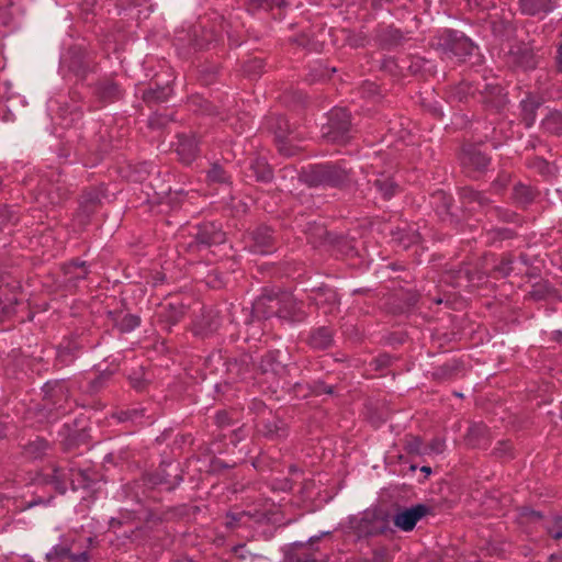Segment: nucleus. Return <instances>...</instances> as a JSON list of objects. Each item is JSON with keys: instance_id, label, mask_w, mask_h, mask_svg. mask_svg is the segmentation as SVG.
Masks as SVG:
<instances>
[{"instance_id": "nucleus-6", "label": "nucleus", "mask_w": 562, "mask_h": 562, "mask_svg": "<svg viewBox=\"0 0 562 562\" xmlns=\"http://www.w3.org/2000/svg\"><path fill=\"white\" fill-rule=\"evenodd\" d=\"M271 308V312L267 313L265 317H270L271 315H277L281 319L289 321L291 323H301L304 322L307 317V314L302 308V303L297 302L290 294H282L276 299H268Z\"/></svg>"}, {"instance_id": "nucleus-42", "label": "nucleus", "mask_w": 562, "mask_h": 562, "mask_svg": "<svg viewBox=\"0 0 562 562\" xmlns=\"http://www.w3.org/2000/svg\"><path fill=\"white\" fill-rule=\"evenodd\" d=\"M82 116L81 108L77 104L68 105L65 104L58 110V117L60 119L59 124L65 127H71Z\"/></svg>"}, {"instance_id": "nucleus-13", "label": "nucleus", "mask_w": 562, "mask_h": 562, "mask_svg": "<svg viewBox=\"0 0 562 562\" xmlns=\"http://www.w3.org/2000/svg\"><path fill=\"white\" fill-rule=\"evenodd\" d=\"M69 195L70 191L64 183H50L47 180L42 179L38 184L36 200L44 205H58L66 201Z\"/></svg>"}, {"instance_id": "nucleus-5", "label": "nucleus", "mask_w": 562, "mask_h": 562, "mask_svg": "<svg viewBox=\"0 0 562 562\" xmlns=\"http://www.w3.org/2000/svg\"><path fill=\"white\" fill-rule=\"evenodd\" d=\"M97 127L92 134L80 135L77 151L80 155H89L88 161L86 162L95 165L103 156L110 150L111 144L106 138V130H103L100 125L94 124Z\"/></svg>"}, {"instance_id": "nucleus-55", "label": "nucleus", "mask_w": 562, "mask_h": 562, "mask_svg": "<svg viewBox=\"0 0 562 562\" xmlns=\"http://www.w3.org/2000/svg\"><path fill=\"white\" fill-rule=\"evenodd\" d=\"M144 375L142 368L128 374L130 384L137 392H143L147 387L148 381Z\"/></svg>"}, {"instance_id": "nucleus-49", "label": "nucleus", "mask_w": 562, "mask_h": 562, "mask_svg": "<svg viewBox=\"0 0 562 562\" xmlns=\"http://www.w3.org/2000/svg\"><path fill=\"white\" fill-rule=\"evenodd\" d=\"M285 5H288L286 0H247V9L251 12L257 10L270 11L274 8H284Z\"/></svg>"}, {"instance_id": "nucleus-30", "label": "nucleus", "mask_w": 562, "mask_h": 562, "mask_svg": "<svg viewBox=\"0 0 562 562\" xmlns=\"http://www.w3.org/2000/svg\"><path fill=\"white\" fill-rule=\"evenodd\" d=\"M227 372L235 378L245 379L254 370L252 357L248 353H241L236 358L226 361Z\"/></svg>"}, {"instance_id": "nucleus-12", "label": "nucleus", "mask_w": 562, "mask_h": 562, "mask_svg": "<svg viewBox=\"0 0 562 562\" xmlns=\"http://www.w3.org/2000/svg\"><path fill=\"white\" fill-rule=\"evenodd\" d=\"M91 94L95 102L101 105L116 102L123 98L124 91L112 78L104 77L90 86Z\"/></svg>"}, {"instance_id": "nucleus-15", "label": "nucleus", "mask_w": 562, "mask_h": 562, "mask_svg": "<svg viewBox=\"0 0 562 562\" xmlns=\"http://www.w3.org/2000/svg\"><path fill=\"white\" fill-rule=\"evenodd\" d=\"M249 250L254 254L268 255L276 249L273 231L268 226H259L250 234Z\"/></svg>"}, {"instance_id": "nucleus-37", "label": "nucleus", "mask_w": 562, "mask_h": 562, "mask_svg": "<svg viewBox=\"0 0 562 562\" xmlns=\"http://www.w3.org/2000/svg\"><path fill=\"white\" fill-rule=\"evenodd\" d=\"M372 184L381 194V196L385 200H390L391 198H393L400 189L398 184L392 177L385 176L383 173L379 175L372 181Z\"/></svg>"}, {"instance_id": "nucleus-9", "label": "nucleus", "mask_w": 562, "mask_h": 562, "mask_svg": "<svg viewBox=\"0 0 562 562\" xmlns=\"http://www.w3.org/2000/svg\"><path fill=\"white\" fill-rule=\"evenodd\" d=\"M220 23L218 26L214 23L212 25H200V31L194 30V38L192 40V45L196 49L209 48L211 45H216L217 43L223 41L224 33L227 35L228 40L232 41L231 34V24L223 18H218Z\"/></svg>"}, {"instance_id": "nucleus-64", "label": "nucleus", "mask_w": 562, "mask_h": 562, "mask_svg": "<svg viewBox=\"0 0 562 562\" xmlns=\"http://www.w3.org/2000/svg\"><path fill=\"white\" fill-rule=\"evenodd\" d=\"M311 392L314 395H322V394H333L334 389L330 385H327L323 381H317L311 386Z\"/></svg>"}, {"instance_id": "nucleus-26", "label": "nucleus", "mask_w": 562, "mask_h": 562, "mask_svg": "<svg viewBox=\"0 0 562 562\" xmlns=\"http://www.w3.org/2000/svg\"><path fill=\"white\" fill-rule=\"evenodd\" d=\"M542 98L533 93H527L526 97L519 102L520 120L527 128L535 124L537 119V111L542 105Z\"/></svg>"}, {"instance_id": "nucleus-34", "label": "nucleus", "mask_w": 562, "mask_h": 562, "mask_svg": "<svg viewBox=\"0 0 562 562\" xmlns=\"http://www.w3.org/2000/svg\"><path fill=\"white\" fill-rule=\"evenodd\" d=\"M184 316V306L182 304L168 303L161 306L158 313V321L164 324V328L170 329L177 325Z\"/></svg>"}, {"instance_id": "nucleus-24", "label": "nucleus", "mask_w": 562, "mask_h": 562, "mask_svg": "<svg viewBox=\"0 0 562 562\" xmlns=\"http://www.w3.org/2000/svg\"><path fill=\"white\" fill-rule=\"evenodd\" d=\"M510 61L524 70H532L538 66V57L533 49L527 45L514 46L510 52Z\"/></svg>"}, {"instance_id": "nucleus-39", "label": "nucleus", "mask_w": 562, "mask_h": 562, "mask_svg": "<svg viewBox=\"0 0 562 562\" xmlns=\"http://www.w3.org/2000/svg\"><path fill=\"white\" fill-rule=\"evenodd\" d=\"M206 182L209 184H221L231 186L232 176L228 171L218 162H213L206 171Z\"/></svg>"}, {"instance_id": "nucleus-7", "label": "nucleus", "mask_w": 562, "mask_h": 562, "mask_svg": "<svg viewBox=\"0 0 562 562\" xmlns=\"http://www.w3.org/2000/svg\"><path fill=\"white\" fill-rule=\"evenodd\" d=\"M353 528L360 537L383 535L389 530L387 514L378 508L367 509L356 520Z\"/></svg>"}, {"instance_id": "nucleus-62", "label": "nucleus", "mask_w": 562, "mask_h": 562, "mask_svg": "<svg viewBox=\"0 0 562 562\" xmlns=\"http://www.w3.org/2000/svg\"><path fill=\"white\" fill-rule=\"evenodd\" d=\"M78 348L74 342H68L67 346L60 347V349L58 351V357L63 361H67V360L71 361L75 358V353H72V351H75Z\"/></svg>"}, {"instance_id": "nucleus-2", "label": "nucleus", "mask_w": 562, "mask_h": 562, "mask_svg": "<svg viewBox=\"0 0 562 562\" xmlns=\"http://www.w3.org/2000/svg\"><path fill=\"white\" fill-rule=\"evenodd\" d=\"M436 48L446 58L464 60L476 48L475 44L462 32L451 29L442 30L436 37Z\"/></svg>"}, {"instance_id": "nucleus-51", "label": "nucleus", "mask_w": 562, "mask_h": 562, "mask_svg": "<svg viewBox=\"0 0 562 562\" xmlns=\"http://www.w3.org/2000/svg\"><path fill=\"white\" fill-rule=\"evenodd\" d=\"M113 373L114 372L112 370H104L100 372L94 379L89 381L87 392L97 393L103 387H105L109 381L111 380Z\"/></svg>"}, {"instance_id": "nucleus-47", "label": "nucleus", "mask_w": 562, "mask_h": 562, "mask_svg": "<svg viewBox=\"0 0 562 562\" xmlns=\"http://www.w3.org/2000/svg\"><path fill=\"white\" fill-rule=\"evenodd\" d=\"M268 128L273 131L276 137L280 140L286 138L289 133V122L282 115H272L267 120Z\"/></svg>"}, {"instance_id": "nucleus-3", "label": "nucleus", "mask_w": 562, "mask_h": 562, "mask_svg": "<svg viewBox=\"0 0 562 562\" xmlns=\"http://www.w3.org/2000/svg\"><path fill=\"white\" fill-rule=\"evenodd\" d=\"M322 137L331 144H347L352 138L350 113L344 108L331 109L322 126Z\"/></svg>"}, {"instance_id": "nucleus-22", "label": "nucleus", "mask_w": 562, "mask_h": 562, "mask_svg": "<svg viewBox=\"0 0 562 562\" xmlns=\"http://www.w3.org/2000/svg\"><path fill=\"white\" fill-rule=\"evenodd\" d=\"M63 64L80 79H85L90 71V63L86 54L79 48L69 49L68 54L63 59Z\"/></svg>"}, {"instance_id": "nucleus-38", "label": "nucleus", "mask_w": 562, "mask_h": 562, "mask_svg": "<svg viewBox=\"0 0 562 562\" xmlns=\"http://www.w3.org/2000/svg\"><path fill=\"white\" fill-rule=\"evenodd\" d=\"M108 315L122 333H130L140 324V318L134 314H124L121 316L117 312L110 311Z\"/></svg>"}, {"instance_id": "nucleus-11", "label": "nucleus", "mask_w": 562, "mask_h": 562, "mask_svg": "<svg viewBox=\"0 0 562 562\" xmlns=\"http://www.w3.org/2000/svg\"><path fill=\"white\" fill-rule=\"evenodd\" d=\"M182 481L179 465L172 462H162L154 472L147 475L148 484L165 486L167 491L175 490Z\"/></svg>"}, {"instance_id": "nucleus-53", "label": "nucleus", "mask_w": 562, "mask_h": 562, "mask_svg": "<svg viewBox=\"0 0 562 562\" xmlns=\"http://www.w3.org/2000/svg\"><path fill=\"white\" fill-rule=\"evenodd\" d=\"M513 265L514 258L512 254H505L502 256L501 261L494 267V272L502 278L508 277L514 270Z\"/></svg>"}, {"instance_id": "nucleus-14", "label": "nucleus", "mask_w": 562, "mask_h": 562, "mask_svg": "<svg viewBox=\"0 0 562 562\" xmlns=\"http://www.w3.org/2000/svg\"><path fill=\"white\" fill-rule=\"evenodd\" d=\"M311 304H314L324 314H334L339 307V297L337 292L329 286H319L312 289L308 296Z\"/></svg>"}, {"instance_id": "nucleus-8", "label": "nucleus", "mask_w": 562, "mask_h": 562, "mask_svg": "<svg viewBox=\"0 0 562 562\" xmlns=\"http://www.w3.org/2000/svg\"><path fill=\"white\" fill-rule=\"evenodd\" d=\"M481 143H467L461 148L459 159L468 176L485 172L491 164V157L481 149Z\"/></svg>"}, {"instance_id": "nucleus-56", "label": "nucleus", "mask_w": 562, "mask_h": 562, "mask_svg": "<svg viewBox=\"0 0 562 562\" xmlns=\"http://www.w3.org/2000/svg\"><path fill=\"white\" fill-rule=\"evenodd\" d=\"M510 182V175L507 172H499L497 178L492 182L491 189L494 193H502Z\"/></svg>"}, {"instance_id": "nucleus-61", "label": "nucleus", "mask_w": 562, "mask_h": 562, "mask_svg": "<svg viewBox=\"0 0 562 562\" xmlns=\"http://www.w3.org/2000/svg\"><path fill=\"white\" fill-rule=\"evenodd\" d=\"M215 424L222 428L233 425L234 419L232 414L227 411H218L215 414Z\"/></svg>"}, {"instance_id": "nucleus-59", "label": "nucleus", "mask_w": 562, "mask_h": 562, "mask_svg": "<svg viewBox=\"0 0 562 562\" xmlns=\"http://www.w3.org/2000/svg\"><path fill=\"white\" fill-rule=\"evenodd\" d=\"M346 41L353 48L363 47L368 43V38L363 33H349Z\"/></svg>"}, {"instance_id": "nucleus-16", "label": "nucleus", "mask_w": 562, "mask_h": 562, "mask_svg": "<svg viewBox=\"0 0 562 562\" xmlns=\"http://www.w3.org/2000/svg\"><path fill=\"white\" fill-rule=\"evenodd\" d=\"M429 510V507L424 504H417L411 508L400 509L393 516V522L398 529L403 531H411L415 528L417 521L426 516Z\"/></svg>"}, {"instance_id": "nucleus-58", "label": "nucleus", "mask_w": 562, "mask_h": 562, "mask_svg": "<svg viewBox=\"0 0 562 562\" xmlns=\"http://www.w3.org/2000/svg\"><path fill=\"white\" fill-rule=\"evenodd\" d=\"M16 303L18 301L15 299H10L8 302L0 300V321H3L14 313Z\"/></svg>"}, {"instance_id": "nucleus-4", "label": "nucleus", "mask_w": 562, "mask_h": 562, "mask_svg": "<svg viewBox=\"0 0 562 562\" xmlns=\"http://www.w3.org/2000/svg\"><path fill=\"white\" fill-rule=\"evenodd\" d=\"M48 482L53 484L55 490L60 494L67 491L68 483L74 491H77L79 488L89 487L91 482L86 471L76 469L69 464H53L52 473L48 474Z\"/></svg>"}, {"instance_id": "nucleus-35", "label": "nucleus", "mask_w": 562, "mask_h": 562, "mask_svg": "<svg viewBox=\"0 0 562 562\" xmlns=\"http://www.w3.org/2000/svg\"><path fill=\"white\" fill-rule=\"evenodd\" d=\"M281 352L279 350H269L262 357L258 366L261 373L280 374L284 366L280 360Z\"/></svg>"}, {"instance_id": "nucleus-52", "label": "nucleus", "mask_w": 562, "mask_h": 562, "mask_svg": "<svg viewBox=\"0 0 562 562\" xmlns=\"http://www.w3.org/2000/svg\"><path fill=\"white\" fill-rule=\"evenodd\" d=\"M263 68H265L263 59L258 58V57L248 59L247 61H245V64L243 66L244 72L250 78L260 76L263 71Z\"/></svg>"}, {"instance_id": "nucleus-57", "label": "nucleus", "mask_w": 562, "mask_h": 562, "mask_svg": "<svg viewBox=\"0 0 562 562\" xmlns=\"http://www.w3.org/2000/svg\"><path fill=\"white\" fill-rule=\"evenodd\" d=\"M513 446L509 441H498L493 450V454L498 459H508L513 457Z\"/></svg>"}, {"instance_id": "nucleus-25", "label": "nucleus", "mask_w": 562, "mask_h": 562, "mask_svg": "<svg viewBox=\"0 0 562 562\" xmlns=\"http://www.w3.org/2000/svg\"><path fill=\"white\" fill-rule=\"evenodd\" d=\"M464 440L471 448L486 449L491 443L490 430L483 423H472L467 430Z\"/></svg>"}, {"instance_id": "nucleus-41", "label": "nucleus", "mask_w": 562, "mask_h": 562, "mask_svg": "<svg viewBox=\"0 0 562 562\" xmlns=\"http://www.w3.org/2000/svg\"><path fill=\"white\" fill-rule=\"evenodd\" d=\"M535 198L536 192L531 187L521 182H518L514 186L512 199L518 206L526 207L535 200Z\"/></svg>"}, {"instance_id": "nucleus-46", "label": "nucleus", "mask_w": 562, "mask_h": 562, "mask_svg": "<svg viewBox=\"0 0 562 562\" xmlns=\"http://www.w3.org/2000/svg\"><path fill=\"white\" fill-rule=\"evenodd\" d=\"M541 127L554 135H562V113L560 111H550L541 121Z\"/></svg>"}, {"instance_id": "nucleus-45", "label": "nucleus", "mask_w": 562, "mask_h": 562, "mask_svg": "<svg viewBox=\"0 0 562 562\" xmlns=\"http://www.w3.org/2000/svg\"><path fill=\"white\" fill-rule=\"evenodd\" d=\"M100 195L95 190L85 191L79 201L80 211L87 216L94 213L100 204Z\"/></svg>"}, {"instance_id": "nucleus-18", "label": "nucleus", "mask_w": 562, "mask_h": 562, "mask_svg": "<svg viewBox=\"0 0 562 562\" xmlns=\"http://www.w3.org/2000/svg\"><path fill=\"white\" fill-rule=\"evenodd\" d=\"M194 239L199 246L211 247L225 241V233L215 223L207 222L198 226Z\"/></svg>"}, {"instance_id": "nucleus-17", "label": "nucleus", "mask_w": 562, "mask_h": 562, "mask_svg": "<svg viewBox=\"0 0 562 562\" xmlns=\"http://www.w3.org/2000/svg\"><path fill=\"white\" fill-rule=\"evenodd\" d=\"M335 330L331 326L311 328L304 338L305 344L313 350H327L334 345Z\"/></svg>"}, {"instance_id": "nucleus-43", "label": "nucleus", "mask_w": 562, "mask_h": 562, "mask_svg": "<svg viewBox=\"0 0 562 562\" xmlns=\"http://www.w3.org/2000/svg\"><path fill=\"white\" fill-rule=\"evenodd\" d=\"M542 527L550 539L562 543V515L554 514L546 517Z\"/></svg>"}, {"instance_id": "nucleus-48", "label": "nucleus", "mask_w": 562, "mask_h": 562, "mask_svg": "<svg viewBox=\"0 0 562 562\" xmlns=\"http://www.w3.org/2000/svg\"><path fill=\"white\" fill-rule=\"evenodd\" d=\"M404 449L408 454H428V447H426L422 438L418 436L407 435L404 439Z\"/></svg>"}, {"instance_id": "nucleus-54", "label": "nucleus", "mask_w": 562, "mask_h": 562, "mask_svg": "<svg viewBox=\"0 0 562 562\" xmlns=\"http://www.w3.org/2000/svg\"><path fill=\"white\" fill-rule=\"evenodd\" d=\"M191 104L196 106L195 110L200 111L203 114H207V115H218L220 114L217 108L203 98H200V97L192 98Z\"/></svg>"}, {"instance_id": "nucleus-20", "label": "nucleus", "mask_w": 562, "mask_h": 562, "mask_svg": "<svg viewBox=\"0 0 562 562\" xmlns=\"http://www.w3.org/2000/svg\"><path fill=\"white\" fill-rule=\"evenodd\" d=\"M47 562H89L90 554L88 550L78 553L71 552L67 546H54L45 555Z\"/></svg>"}, {"instance_id": "nucleus-23", "label": "nucleus", "mask_w": 562, "mask_h": 562, "mask_svg": "<svg viewBox=\"0 0 562 562\" xmlns=\"http://www.w3.org/2000/svg\"><path fill=\"white\" fill-rule=\"evenodd\" d=\"M374 38L383 49H393L403 44L405 36L400 29L381 25L374 31Z\"/></svg>"}, {"instance_id": "nucleus-29", "label": "nucleus", "mask_w": 562, "mask_h": 562, "mask_svg": "<svg viewBox=\"0 0 562 562\" xmlns=\"http://www.w3.org/2000/svg\"><path fill=\"white\" fill-rule=\"evenodd\" d=\"M176 151L180 160L190 165L199 154V145L195 136L179 135Z\"/></svg>"}, {"instance_id": "nucleus-60", "label": "nucleus", "mask_w": 562, "mask_h": 562, "mask_svg": "<svg viewBox=\"0 0 562 562\" xmlns=\"http://www.w3.org/2000/svg\"><path fill=\"white\" fill-rule=\"evenodd\" d=\"M490 234L492 235L493 240L512 239L516 235V233L513 229L506 227L495 228L491 231Z\"/></svg>"}, {"instance_id": "nucleus-40", "label": "nucleus", "mask_w": 562, "mask_h": 562, "mask_svg": "<svg viewBox=\"0 0 562 562\" xmlns=\"http://www.w3.org/2000/svg\"><path fill=\"white\" fill-rule=\"evenodd\" d=\"M49 449L50 443L45 438L36 437L24 445L23 452L27 458L36 460L43 458Z\"/></svg>"}, {"instance_id": "nucleus-50", "label": "nucleus", "mask_w": 562, "mask_h": 562, "mask_svg": "<svg viewBox=\"0 0 562 562\" xmlns=\"http://www.w3.org/2000/svg\"><path fill=\"white\" fill-rule=\"evenodd\" d=\"M486 88H490L487 86ZM491 93L493 94L494 99H485V102L490 104L492 108L496 109L497 111H501L505 108L508 100L506 98V93H504V89L501 86H493L491 87Z\"/></svg>"}, {"instance_id": "nucleus-33", "label": "nucleus", "mask_w": 562, "mask_h": 562, "mask_svg": "<svg viewBox=\"0 0 562 562\" xmlns=\"http://www.w3.org/2000/svg\"><path fill=\"white\" fill-rule=\"evenodd\" d=\"M247 176L258 182L268 183L273 179V171L266 158L255 157L250 159Z\"/></svg>"}, {"instance_id": "nucleus-19", "label": "nucleus", "mask_w": 562, "mask_h": 562, "mask_svg": "<svg viewBox=\"0 0 562 562\" xmlns=\"http://www.w3.org/2000/svg\"><path fill=\"white\" fill-rule=\"evenodd\" d=\"M44 398L48 401V403L55 407L57 412L65 413L66 406L63 401L66 403L68 401V390L65 383L59 381L47 382L43 386Z\"/></svg>"}, {"instance_id": "nucleus-1", "label": "nucleus", "mask_w": 562, "mask_h": 562, "mask_svg": "<svg viewBox=\"0 0 562 562\" xmlns=\"http://www.w3.org/2000/svg\"><path fill=\"white\" fill-rule=\"evenodd\" d=\"M352 168L345 160L311 165L301 173L302 181L314 188L342 189L352 182Z\"/></svg>"}, {"instance_id": "nucleus-28", "label": "nucleus", "mask_w": 562, "mask_h": 562, "mask_svg": "<svg viewBox=\"0 0 562 562\" xmlns=\"http://www.w3.org/2000/svg\"><path fill=\"white\" fill-rule=\"evenodd\" d=\"M221 325L220 317L214 312H207L201 314L193 325L192 331L195 336L206 337L213 333H215Z\"/></svg>"}, {"instance_id": "nucleus-27", "label": "nucleus", "mask_w": 562, "mask_h": 562, "mask_svg": "<svg viewBox=\"0 0 562 562\" xmlns=\"http://www.w3.org/2000/svg\"><path fill=\"white\" fill-rule=\"evenodd\" d=\"M517 3L519 12L528 16L547 15L555 8L553 0H518Z\"/></svg>"}, {"instance_id": "nucleus-31", "label": "nucleus", "mask_w": 562, "mask_h": 562, "mask_svg": "<svg viewBox=\"0 0 562 562\" xmlns=\"http://www.w3.org/2000/svg\"><path fill=\"white\" fill-rule=\"evenodd\" d=\"M172 94V88L169 83L159 86L157 82L150 83L149 88L143 91L142 99L148 105L153 106L167 102Z\"/></svg>"}, {"instance_id": "nucleus-44", "label": "nucleus", "mask_w": 562, "mask_h": 562, "mask_svg": "<svg viewBox=\"0 0 562 562\" xmlns=\"http://www.w3.org/2000/svg\"><path fill=\"white\" fill-rule=\"evenodd\" d=\"M431 200V203L440 217L443 218L451 214L450 209L453 201L451 195L440 190L432 194Z\"/></svg>"}, {"instance_id": "nucleus-32", "label": "nucleus", "mask_w": 562, "mask_h": 562, "mask_svg": "<svg viewBox=\"0 0 562 562\" xmlns=\"http://www.w3.org/2000/svg\"><path fill=\"white\" fill-rule=\"evenodd\" d=\"M459 195L462 204L471 209H475V206H477L479 209L484 210L492 203L485 192L477 191L472 187L462 188Z\"/></svg>"}, {"instance_id": "nucleus-63", "label": "nucleus", "mask_w": 562, "mask_h": 562, "mask_svg": "<svg viewBox=\"0 0 562 562\" xmlns=\"http://www.w3.org/2000/svg\"><path fill=\"white\" fill-rule=\"evenodd\" d=\"M520 518H525L527 520H530V521H537V520H542L546 518L541 515L540 512H537L532 508H529V507H522L520 509V514H519Z\"/></svg>"}, {"instance_id": "nucleus-10", "label": "nucleus", "mask_w": 562, "mask_h": 562, "mask_svg": "<svg viewBox=\"0 0 562 562\" xmlns=\"http://www.w3.org/2000/svg\"><path fill=\"white\" fill-rule=\"evenodd\" d=\"M330 535L329 531L322 532L319 536L310 538L307 543H294L286 553L288 562H326L328 553L322 552L314 544L324 536Z\"/></svg>"}, {"instance_id": "nucleus-36", "label": "nucleus", "mask_w": 562, "mask_h": 562, "mask_svg": "<svg viewBox=\"0 0 562 562\" xmlns=\"http://www.w3.org/2000/svg\"><path fill=\"white\" fill-rule=\"evenodd\" d=\"M64 273L67 277V281L77 284L79 281L87 279L90 270L86 261L78 259L71 260L64 265Z\"/></svg>"}, {"instance_id": "nucleus-21", "label": "nucleus", "mask_w": 562, "mask_h": 562, "mask_svg": "<svg viewBox=\"0 0 562 562\" xmlns=\"http://www.w3.org/2000/svg\"><path fill=\"white\" fill-rule=\"evenodd\" d=\"M269 417L258 423V430L269 439H283L288 436V425L280 417L269 413Z\"/></svg>"}]
</instances>
